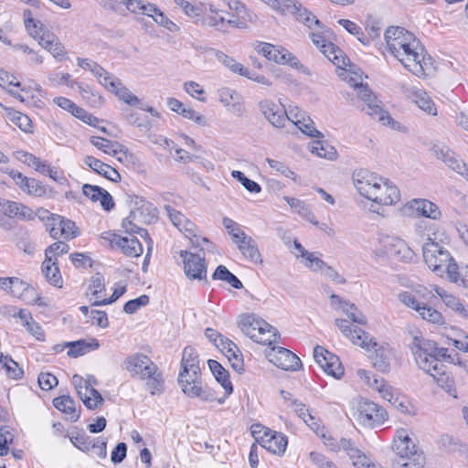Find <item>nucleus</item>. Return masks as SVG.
<instances>
[{"instance_id": "f257e3e1", "label": "nucleus", "mask_w": 468, "mask_h": 468, "mask_svg": "<svg viewBox=\"0 0 468 468\" xmlns=\"http://www.w3.org/2000/svg\"><path fill=\"white\" fill-rule=\"evenodd\" d=\"M388 52L410 72L421 78L433 72L432 59L420 41L400 27H389L384 35Z\"/></svg>"}, {"instance_id": "f03ea898", "label": "nucleus", "mask_w": 468, "mask_h": 468, "mask_svg": "<svg viewBox=\"0 0 468 468\" xmlns=\"http://www.w3.org/2000/svg\"><path fill=\"white\" fill-rule=\"evenodd\" d=\"M422 245L424 261L433 272L442 277L446 274L447 280L458 286L468 289V265L459 267L449 250L441 244L446 239L444 232H440L439 228L431 229Z\"/></svg>"}, {"instance_id": "7ed1b4c3", "label": "nucleus", "mask_w": 468, "mask_h": 468, "mask_svg": "<svg viewBox=\"0 0 468 468\" xmlns=\"http://www.w3.org/2000/svg\"><path fill=\"white\" fill-rule=\"evenodd\" d=\"M353 184L361 197L370 202V211L398 204L401 199L399 187L389 179L367 170L353 175Z\"/></svg>"}, {"instance_id": "20e7f679", "label": "nucleus", "mask_w": 468, "mask_h": 468, "mask_svg": "<svg viewBox=\"0 0 468 468\" xmlns=\"http://www.w3.org/2000/svg\"><path fill=\"white\" fill-rule=\"evenodd\" d=\"M409 347L418 367L426 373L434 374L438 369H442L438 357L457 366L463 360L457 352L438 347L435 342L425 339L420 334L412 336Z\"/></svg>"}, {"instance_id": "39448f33", "label": "nucleus", "mask_w": 468, "mask_h": 468, "mask_svg": "<svg viewBox=\"0 0 468 468\" xmlns=\"http://www.w3.org/2000/svg\"><path fill=\"white\" fill-rule=\"evenodd\" d=\"M127 203L130 207V215L122 222V229L128 233H139L144 236L146 230L139 224H151L158 218L157 208L144 197L128 195Z\"/></svg>"}, {"instance_id": "423d86ee", "label": "nucleus", "mask_w": 468, "mask_h": 468, "mask_svg": "<svg viewBox=\"0 0 468 468\" xmlns=\"http://www.w3.org/2000/svg\"><path fill=\"white\" fill-rule=\"evenodd\" d=\"M238 324L245 335L258 344L271 346L280 339L275 327L253 314H240Z\"/></svg>"}, {"instance_id": "0eeeda50", "label": "nucleus", "mask_w": 468, "mask_h": 468, "mask_svg": "<svg viewBox=\"0 0 468 468\" xmlns=\"http://www.w3.org/2000/svg\"><path fill=\"white\" fill-rule=\"evenodd\" d=\"M355 333L356 335L352 337L353 344L361 346L368 352V356L375 368L383 373L388 372L393 355L392 349L387 345H379L373 341L362 329H356Z\"/></svg>"}, {"instance_id": "6e6552de", "label": "nucleus", "mask_w": 468, "mask_h": 468, "mask_svg": "<svg viewBox=\"0 0 468 468\" xmlns=\"http://www.w3.org/2000/svg\"><path fill=\"white\" fill-rule=\"evenodd\" d=\"M250 432L256 442L271 453L277 456L285 453L288 439L282 432L272 431L259 423L251 425Z\"/></svg>"}, {"instance_id": "1a4fd4ad", "label": "nucleus", "mask_w": 468, "mask_h": 468, "mask_svg": "<svg viewBox=\"0 0 468 468\" xmlns=\"http://www.w3.org/2000/svg\"><path fill=\"white\" fill-rule=\"evenodd\" d=\"M178 383L184 394L189 398H198L203 401L216 399L213 391L203 387L200 370L180 371Z\"/></svg>"}, {"instance_id": "9d476101", "label": "nucleus", "mask_w": 468, "mask_h": 468, "mask_svg": "<svg viewBox=\"0 0 468 468\" xmlns=\"http://www.w3.org/2000/svg\"><path fill=\"white\" fill-rule=\"evenodd\" d=\"M256 50L269 60L282 65H289L292 69H298L303 73H309L307 68L304 67L292 52L282 46L260 43L256 47Z\"/></svg>"}, {"instance_id": "9b49d317", "label": "nucleus", "mask_w": 468, "mask_h": 468, "mask_svg": "<svg viewBox=\"0 0 468 468\" xmlns=\"http://www.w3.org/2000/svg\"><path fill=\"white\" fill-rule=\"evenodd\" d=\"M101 243L112 250H120L127 257H139L144 250L140 241L134 236L122 237L107 231L100 236Z\"/></svg>"}, {"instance_id": "f8f14e48", "label": "nucleus", "mask_w": 468, "mask_h": 468, "mask_svg": "<svg viewBox=\"0 0 468 468\" xmlns=\"http://www.w3.org/2000/svg\"><path fill=\"white\" fill-rule=\"evenodd\" d=\"M72 383L86 408L95 410L102 404L101 395L94 388V386L97 385V379L93 376H88L84 378L75 374L72 377Z\"/></svg>"}, {"instance_id": "ddd939ff", "label": "nucleus", "mask_w": 468, "mask_h": 468, "mask_svg": "<svg viewBox=\"0 0 468 468\" xmlns=\"http://www.w3.org/2000/svg\"><path fill=\"white\" fill-rule=\"evenodd\" d=\"M164 208L172 224L182 232L194 246L198 247L201 246V243H208L207 238L198 235L197 227L185 215L174 209L170 205H165Z\"/></svg>"}, {"instance_id": "4468645a", "label": "nucleus", "mask_w": 468, "mask_h": 468, "mask_svg": "<svg viewBox=\"0 0 468 468\" xmlns=\"http://www.w3.org/2000/svg\"><path fill=\"white\" fill-rule=\"evenodd\" d=\"M356 420L359 423L367 427H376L383 424L388 420V412L377 403L360 399L357 402Z\"/></svg>"}, {"instance_id": "2eb2a0df", "label": "nucleus", "mask_w": 468, "mask_h": 468, "mask_svg": "<svg viewBox=\"0 0 468 468\" xmlns=\"http://www.w3.org/2000/svg\"><path fill=\"white\" fill-rule=\"evenodd\" d=\"M392 451L396 458H405L417 454H423L416 443L413 433L405 428L396 430L392 440Z\"/></svg>"}, {"instance_id": "dca6fc26", "label": "nucleus", "mask_w": 468, "mask_h": 468, "mask_svg": "<svg viewBox=\"0 0 468 468\" xmlns=\"http://www.w3.org/2000/svg\"><path fill=\"white\" fill-rule=\"evenodd\" d=\"M383 243L384 250L375 251L376 255L379 257H391L403 262H410L415 258L414 251L401 239L386 237L383 239Z\"/></svg>"}, {"instance_id": "f3484780", "label": "nucleus", "mask_w": 468, "mask_h": 468, "mask_svg": "<svg viewBox=\"0 0 468 468\" xmlns=\"http://www.w3.org/2000/svg\"><path fill=\"white\" fill-rule=\"evenodd\" d=\"M180 257L183 260L184 271L191 280H203L207 277V265L203 249L193 253L187 250H180Z\"/></svg>"}, {"instance_id": "a211bd4d", "label": "nucleus", "mask_w": 468, "mask_h": 468, "mask_svg": "<svg viewBox=\"0 0 468 468\" xmlns=\"http://www.w3.org/2000/svg\"><path fill=\"white\" fill-rule=\"evenodd\" d=\"M314 358L317 365L329 376L339 379L345 369L335 354L329 352L323 346H317L314 349Z\"/></svg>"}, {"instance_id": "6ab92c4d", "label": "nucleus", "mask_w": 468, "mask_h": 468, "mask_svg": "<svg viewBox=\"0 0 468 468\" xmlns=\"http://www.w3.org/2000/svg\"><path fill=\"white\" fill-rule=\"evenodd\" d=\"M267 359L283 370L296 371L301 367L299 357L284 347H272L266 351Z\"/></svg>"}, {"instance_id": "aec40b11", "label": "nucleus", "mask_w": 468, "mask_h": 468, "mask_svg": "<svg viewBox=\"0 0 468 468\" xmlns=\"http://www.w3.org/2000/svg\"><path fill=\"white\" fill-rule=\"evenodd\" d=\"M310 37L314 45L336 67L346 65V57L343 51L336 48L333 43L327 41L322 34V31H313Z\"/></svg>"}, {"instance_id": "412c9836", "label": "nucleus", "mask_w": 468, "mask_h": 468, "mask_svg": "<svg viewBox=\"0 0 468 468\" xmlns=\"http://www.w3.org/2000/svg\"><path fill=\"white\" fill-rule=\"evenodd\" d=\"M259 108L265 119L276 128H282L287 122V111L285 107L271 100H262L259 102Z\"/></svg>"}, {"instance_id": "4be33fe9", "label": "nucleus", "mask_w": 468, "mask_h": 468, "mask_svg": "<svg viewBox=\"0 0 468 468\" xmlns=\"http://www.w3.org/2000/svg\"><path fill=\"white\" fill-rule=\"evenodd\" d=\"M401 211L404 215H420L425 218L437 220L441 217V212L437 205L427 199L416 198L405 204Z\"/></svg>"}, {"instance_id": "5701e85b", "label": "nucleus", "mask_w": 468, "mask_h": 468, "mask_svg": "<svg viewBox=\"0 0 468 468\" xmlns=\"http://www.w3.org/2000/svg\"><path fill=\"white\" fill-rule=\"evenodd\" d=\"M233 243H235L242 254L249 261L255 264H261L262 258L256 241L244 231L233 233Z\"/></svg>"}, {"instance_id": "b1692460", "label": "nucleus", "mask_w": 468, "mask_h": 468, "mask_svg": "<svg viewBox=\"0 0 468 468\" xmlns=\"http://www.w3.org/2000/svg\"><path fill=\"white\" fill-rule=\"evenodd\" d=\"M157 366L145 355L135 353L124 360V367L133 378L143 379Z\"/></svg>"}, {"instance_id": "393cba45", "label": "nucleus", "mask_w": 468, "mask_h": 468, "mask_svg": "<svg viewBox=\"0 0 468 468\" xmlns=\"http://www.w3.org/2000/svg\"><path fill=\"white\" fill-rule=\"evenodd\" d=\"M46 228L54 239H71L79 235L75 223L60 216L52 217L49 223H46Z\"/></svg>"}, {"instance_id": "a878e982", "label": "nucleus", "mask_w": 468, "mask_h": 468, "mask_svg": "<svg viewBox=\"0 0 468 468\" xmlns=\"http://www.w3.org/2000/svg\"><path fill=\"white\" fill-rule=\"evenodd\" d=\"M6 174L15 181L16 185L25 193L33 197H45L47 195L46 186L38 180L24 176L22 173L10 169Z\"/></svg>"}, {"instance_id": "bb28decb", "label": "nucleus", "mask_w": 468, "mask_h": 468, "mask_svg": "<svg viewBox=\"0 0 468 468\" xmlns=\"http://www.w3.org/2000/svg\"><path fill=\"white\" fill-rule=\"evenodd\" d=\"M291 121L301 132L310 137H321L322 133L314 127L313 120L297 106L287 111V122Z\"/></svg>"}, {"instance_id": "cd10ccee", "label": "nucleus", "mask_w": 468, "mask_h": 468, "mask_svg": "<svg viewBox=\"0 0 468 468\" xmlns=\"http://www.w3.org/2000/svg\"><path fill=\"white\" fill-rule=\"evenodd\" d=\"M139 15L147 16L169 32L176 33L180 30V27L154 3L144 1Z\"/></svg>"}, {"instance_id": "c85d7f7f", "label": "nucleus", "mask_w": 468, "mask_h": 468, "mask_svg": "<svg viewBox=\"0 0 468 468\" xmlns=\"http://www.w3.org/2000/svg\"><path fill=\"white\" fill-rule=\"evenodd\" d=\"M0 211L10 218H17L19 220H32L35 218L32 208L16 201L0 198Z\"/></svg>"}, {"instance_id": "c756f323", "label": "nucleus", "mask_w": 468, "mask_h": 468, "mask_svg": "<svg viewBox=\"0 0 468 468\" xmlns=\"http://www.w3.org/2000/svg\"><path fill=\"white\" fill-rule=\"evenodd\" d=\"M102 85L109 91L114 93L120 101L130 106H135L140 102L139 98L123 86L122 81L112 74L110 75L109 80L104 81Z\"/></svg>"}, {"instance_id": "7c9ffc66", "label": "nucleus", "mask_w": 468, "mask_h": 468, "mask_svg": "<svg viewBox=\"0 0 468 468\" xmlns=\"http://www.w3.org/2000/svg\"><path fill=\"white\" fill-rule=\"evenodd\" d=\"M10 294L28 304L43 305L36 289L16 277Z\"/></svg>"}, {"instance_id": "2f4dec72", "label": "nucleus", "mask_w": 468, "mask_h": 468, "mask_svg": "<svg viewBox=\"0 0 468 468\" xmlns=\"http://www.w3.org/2000/svg\"><path fill=\"white\" fill-rule=\"evenodd\" d=\"M430 152L438 160L445 164L452 171L458 169L462 160L456 155V154L443 143H434Z\"/></svg>"}, {"instance_id": "473e14b6", "label": "nucleus", "mask_w": 468, "mask_h": 468, "mask_svg": "<svg viewBox=\"0 0 468 468\" xmlns=\"http://www.w3.org/2000/svg\"><path fill=\"white\" fill-rule=\"evenodd\" d=\"M348 61L349 60L346 58V65L338 67L341 69V71L338 73V76L351 87H353L357 92L360 86H367V84L363 82L367 76L364 75L360 69L352 65H348Z\"/></svg>"}, {"instance_id": "72a5a7b5", "label": "nucleus", "mask_w": 468, "mask_h": 468, "mask_svg": "<svg viewBox=\"0 0 468 468\" xmlns=\"http://www.w3.org/2000/svg\"><path fill=\"white\" fill-rule=\"evenodd\" d=\"M224 11L217 9L213 5H209V8L204 11L202 16V25L215 28L218 31H227V22L224 16Z\"/></svg>"}, {"instance_id": "f704fd0d", "label": "nucleus", "mask_w": 468, "mask_h": 468, "mask_svg": "<svg viewBox=\"0 0 468 468\" xmlns=\"http://www.w3.org/2000/svg\"><path fill=\"white\" fill-rule=\"evenodd\" d=\"M207 364L216 380L224 388L225 397L229 396L233 391V388L229 380V372L216 360L209 359Z\"/></svg>"}, {"instance_id": "c9c22d12", "label": "nucleus", "mask_w": 468, "mask_h": 468, "mask_svg": "<svg viewBox=\"0 0 468 468\" xmlns=\"http://www.w3.org/2000/svg\"><path fill=\"white\" fill-rule=\"evenodd\" d=\"M39 45L49 51L58 60H63L67 55L64 46L52 33H47V37L40 39Z\"/></svg>"}, {"instance_id": "e433bc0d", "label": "nucleus", "mask_w": 468, "mask_h": 468, "mask_svg": "<svg viewBox=\"0 0 468 468\" xmlns=\"http://www.w3.org/2000/svg\"><path fill=\"white\" fill-rule=\"evenodd\" d=\"M142 380L144 381L146 389L153 396L160 395L165 390V379L158 367L146 375Z\"/></svg>"}, {"instance_id": "4c0bfd02", "label": "nucleus", "mask_w": 468, "mask_h": 468, "mask_svg": "<svg viewBox=\"0 0 468 468\" xmlns=\"http://www.w3.org/2000/svg\"><path fill=\"white\" fill-rule=\"evenodd\" d=\"M428 374L431 375L435 379L437 385L441 388H442L446 393H448L454 399L458 398L455 380L451 374L445 373L442 369H438L437 372L434 374Z\"/></svg>"}, {"instance_id": "58836bf2", "label": "nucleus", "mask_w": 468, "mask_h": 468, "mask_svg": "<svg viewBox=\"0 0 468 468\" xmlns=\"http://www.w3.org/2000/svg\"><path fill=\"white\" fill-rule=\"evenodd\" d=\"M410 98L412 102L415 103L423 112L432 116L437 115V108L435 103L425 90H415L412 92Z\"/></svg>"}, {"instance_id": "ea45409f", "label": "nucleus", "mask_w": 468, "mask_h": 468, "mask_svg": "<svg viewBox=\"0 0 468 468\" xmlns=\"http://www.w3.org/2000/svg\"><path fill=\"white\" fill-rule=\"evenodd\" d=\"M427 289L424 287H419L415 290V293L411 292L403 291L398 293V300L400 303L410 308L416 312H418L419 308L421 306L423 303H420L417 296L420 298H425V293Z\"/></svg>"}, {"instance_id": "a19ab883", "label": "nucleus", "mask_w": 468, "mask_h": 468, "mask_svg": "<svg viewBox=\"0 0 468 468\" xmlns=\"http://www.w3.org/2000/svg\"><path fill=\"white\" fill-rule=\"evenodd\" d=\"M77 64L81 69L90 71L101 85L110 79L111 73L91 59L78 58Z\"/></svg>"}, {"instance_id": "79ce46f5", "label": "nucleus", "mask_w": 468, "mask_h": 468, "mask_svg": "<svg viewBox=\"0 0 468 468\" xmlns=\"http://www.w3.org/2000/svg\"><path fill=\"white\" fill-rule=\"evenodd\" d=\"M54 407L69 415L71 420H77L80 413L75 409V401L69 395H63L53 399Z\"/></svg>"}, {"instance_id": "37998d69", "label": "nucleus", "mask_w": 468, "mask_h": 468, "mask_svg": "<svg viewBox=\"0 0 468 468\" xmlns=\"http://www.w3.org/2000/svg\"><path fill=\"white\" fill-rule=\"evenodd\" d=\"M291 408H292L293 411L298 415V417L301 418L311 429L314 431L318 429L316 419L311 413L309 407L298 399H293L292 400Z\"/></svg>"}, {"instance_id": "c03bdc74", "label": "nucleus", "mask_w": 468, "mask_h": 468, "mask_svg": "<svg viewBox=\"0 0 468 468\" xmlns=\"http://www.w3.org/2000/svg\"><path fill=\"white\" fill-rule=\"evenodd\" d=\"M324 444L332 452L345 451L347 454L354 448V443L346 438L336 439L330 435L321 433Z\"/></svg>"}, {"instance_id": "a18cd8bd", "label": "nucleus", "mask_w": 468, "mask_h": 468, "mask_svg": "<svg viewBox=\"0 0 468 468\" xmlns=\"http://www.w3.org/2000/svg\"><path fill=\"white\" fill-rule=\"evenodd\" d=\"M309 150L318 157L333 160L336 158L337 153L334 146L324 141L316 140L309 144Z\"/></svg>"}, {"instance_id": "49530a36", "label": "nucleus", "mask_w": 468, "mask_h": 468, "mask_svg": "<svg viewBox=\"0 0 468 468\" xmlns=\"http://www.w3.org/2000/svg\"><path fill=\"white\" fill-rule=\"evenodd\" d=\"M42 271L50 284L58 288L62 287L63 282L57 262L50 261L48 263V260L45 259L42 264Z\"/></svg>"}, {"instance_id": "de8ad7c7", "label": "nucleus", "mask_w": 468, "mask_h": 468, "mask_svg": "<svg viewBox=\"0 0 468 468\" xmlns=\"http://www.w3.org/2000/svg\"><path fill=\"white\" fill-rule=\"evenodd\" d=\"M296 5L298 6L295 9H290L288 13L295 15L300 21L311 29L323 28L320 21L314 16H313L307 9L303 8L300 3L296 2Z\"/></svg>"}, {"instance_id": "09e8293b", "label": "nucleus", "mask_w": 468, "mask_h": 468, "mask_svg": "<svg viewBox=\"0 0 468 468\" xmlns=\"http://www.w3.org/2000/svg\"><path fill=\"white\" fill-rule=\"evenodd\" d=\"M283 199L290 206V207L296 211L301 217L307 219L314 225H318V222L315 220L314 215L303 201L290 197H284Z\"/></svg>"}, {"instance_id": "8fccbe9b", "label": "nucleus", "mask_w": 468, "mask_h": 468, "mask_svg": "<svg viewBox=\"0 0 468 468\" xmlns=\"http://www.w3.org/2000/svg\"><path fill=\"white\" fill-rule=\"evenodd\" d=\"M197 370H200L198 355L193 347L187 346L184 349L182 354L180 371Z\"/></svg>"}, {"instance_id": "3c124183", "label": "nucleus", "mask_w": 468, "mask_h": 468, "mask_svg": "<svg viewBox=\"0 0 468 468\" xmlns=\"http://www.w3.org/2000/svg\"><path fill=\"white\" fill-rule=\"evenodd\" d=\"M432 290L441 298L445 306H447L454 314L463 303L459 297L438 285H433Z\"/></svg>"}, {"instance_id": "603ef678", "label": "nucleus", "mask_w": 468, "mask_h": 468, "mask_svg": "<svg viewBox=\"0 0 468 468\" xmlns=\"http://www.w3.org/2000/svg\"><path fill=\"white\" fill-rule=\"evenodd\" d=\"M417 313L423 320L429 323L437 325L445 324V319L441 313L431 306L426 305L425 303L421 304Z\"/></svg>"}, {"instance_id": "864d4df0", "label": "nucleus", "mask_w": 468, "mask_h": 468, "mask_svg": "<svg viewBox=\"0 0 468 468\" xmlns=\"http://www.w3.org/2000/svg\"><path fill=\"white\" fill-rule=\"evenodd\" d=\"M174 3L190 18L200 17L206 10V5L202 3L197 5L186 0H174Z\"/></svg>"}, {"instance_id": "5fc2aeb1", "label": "nucleus", "mask_w": 468, "mask_h": 468, "mask_svg": "<svg viewBox=\"0 0 468 468\" xmlns=\"http://www.w3.org/2000/svg\"><path fill=\"white\" fill-rule=\"evenodd\" d=\"M0 365L3 368L5 369V373L8 378L13 379H20L23 377V370L10 356L1 354Z\"/></svg>"}, {"instance_id": "6e6d98bb", "label": "nucleus", "mask_w": 468, "mask_h": 468, "mask_svg": "<svg viewBox=\"0 0 468 468\" xmlns=\"http://www.w3.org/2000/svg\"><path fill=\"white\" fill-rule=\"evenodd\" d=\"M372 389L376 390L383 399L389 403H391L397 396L395 389L383 378H374Z\"/></svg>"}, {"instance_id": "4d7b16f0", "label": "nucleus", "mask_w": 468, "mask_h": 468, "mask_svg": "<svg viewBox=\"0 0 468 468\" xmlns=\"http://www.w3.org/2000/svg\"><path fill=\"white\" fill-rule=\"evenodd\" d=\"M212 279L224 281L235 289H241L243 287L242 282L223 265H219L216 269L212 274Z\"/></svg>"}, {"instance_id": "13d9d810", "label": "nucleus", "mask_w": 468, "mask_h": 468, "mask_svg": "<svg viewBox=\"0 0 468 468\" xmlns=\"http://www.w3.org/2000/svg\"><path fill=\"white\" fill-rule=\"evenodd\" d=\"M425 458L423 454L395 458L392 468H423Z\"/></svg>"}, {"instance_id": "bf43d9fd", "label": "nucleus", "mask_w": 468, "mask_h": 468, "mask_svg": "<svg viewBox=\"0 0 468 468\" xmlns=\"http://www.w3.org/2000/svg\"><path fill=\"white\" fill-rule=\"evenodd\" d=\"M90 292L92 297L94 298V302L105 299L106 286L104 278L101 273H96L91 277L90 283Z\"/></svg>"}, {"instance_id": "052dcab7", "label": "nucleus", "mask_w": 468, "mask_h": 468, "mask_svg": "<svg viewBox=\"0 0 468 468\" xmlns=\"http://www.w3.org/2000/svg\"><path fill=\"white\" fill-rule=\"evenodd\" d=\"M0 87L7 90L15 98L24 101V98L14 90V88L20 87V82L16 78L8 72L0 69Z\"/></svg>"}, {"instance_id": "680f3d73", "label": "nucleus", "mask_w": 468, "mask_h": 468, "mask_svg": "<svg viewBox=\"0 0 468 468\" xmlns=\"http://www.w3.org/2000/svg\"><path fill=\"white\" fill-rule=\"evenodd\" d=\"M16 159L26 164L27 165L33 167L38 173L40 171H44L45 163L41 161L40 158L35 156L34 154L25 152V151H16L14 153Z\"/></svg>"}, {"instance_id": "e2e57ef3", "label": "nucleus", "mask_w": 468, "mask_h": 468, "mask_svg": "<svg viewBox=\"0 0 468 468\" xmlns=\"http://www.w3.org/2000/svg\"><path fill=\"white\" fill-rule=\"evenodd\" d=\"M90 143L97 149L101 150L106 154L113 155L115 150L119 148L120 143L117 141H111L100 136H91Z\"/></svg>"}, {"instance_id": "0e129e2a", "label": "nucleus", "mask_w": 468, "mask_h": 468, "mask_svg": "<svg viewBox=\"0 0 468 468\" xmlns=\"http://www.w3.org/2000/svg\"><path fill=\"white\" fill-rule=\"evenodd\" d=\"M356 95L358 99L366 104V107L363 108L366 112L372 110V108L376 107L381 102L370 90L367 85L360 86Z\"/></svg>"}, {"instance_id": "69168bd1", "label": "nucleus", "mask_w": 468, "mask_h": 468, "mask_svg": "<svg viewBox=\"0 0 468 468\" xmlns=\"http://www.w3.org/2000/svg\"><path fill=\"white\" fill-rule=\"evenodd\" d=\"M216 57L218 60L220 61L231 72L239 74L240 76H244V74H247V68H244L242 64L236 61L234 58H230L225 53L218 51L216 54Z\"/></svg>"}, {"instance_id": "338daca9", "label": "nucleus", "mask_w": 468, "mask_h": 468, "mask_svg": "<svg viewBox=\"0 0 468 468\" xmlns=\"http://www.w3.org/2000/svg\"><path fill=\"white\" fill-rule=\"evenodd\" d=\"M8 119L17 125L22 131L26 133L32 132V122L26 114L11 110L8 112Z\"/></svg>"}, {"instance_id": "774afa93", "label": "nucleus", "mask_w": 468, "mask_h": 468, "mask_svg": "<svg viewBox=\"0 0 468 468\" xmlns=\"http://www.w3.org/2000/svg\"><path fill=\"white\" fill-rule=\"evenodd\" d=\"M348 456L352 461V463L356 468H378L375 463H371L370 460L356 446L349 452Z\"/></svg>"}]
</instances>
